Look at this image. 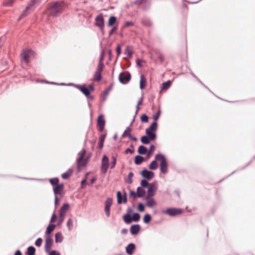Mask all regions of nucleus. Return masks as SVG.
Masks as SVG:
<instances>
[{"mask_svg":"<svg viewBox=\"0 0 255 255\" xmlns=\"http://www.w3.org/2000/svg\"><path fill=\"white\" fill-rule=\"evenodd\" d=\"M64 4L62 2H53L49 4V14L52 16H57L63 10Z\"/></svg>","mask_w":255,"mask_h":255,"instance_id":"f257e3e1","label":"nucleus"},{"mask_svg":"<svg viewBox=\"0 0 255 255\" xmlns=\"http://www.w3.org/2000/svg\"><path fill=\"white\" fill-rule=\"evenodd\" d=\"M86 153V150L83 149L78 153L79 157L76 161L78 170H80L81 167H85L87 164L88 158H84Z\"/></svg>","mask_w":255,"mask_h":255,"instance_id":"f03ea898","label":"nucleus"},{"mask_svg":"<svg viewBox=\"0 0 255 255\" xmlns=\"http://www.w3.org/2000/svg\"><path fill=\"white\" fill-rule=\"evenodd\" d=\"M155 159L157 161H160V167L161 172L165 174L168 171L167 163L165 157L161 154H158L155 155Z\"/></svg>","mask_w":255,"mask_h":255,"instance_id":"7ed1b4c3","label":"nucleus"},{"mask_svg":"<svg viewBox=\"0 0 255 255\" xmlns=\"http://www.w3.org/2000/svg\"><path fill=\"white\" fill-rule=\"evenodd\" d=\"M165 214L170 216H175L182 213V210L179 208H169L163 211Z\"/></svg>","mask_w":255,"mask_h":255,"instance_id":"20e7f679","label":"nucleus"},{"mask_svg":"<svg viewBox=\"0 0 255 255\" xmlns=\"http://www.w3.org/2000/svg\"><path fill=\"white\" fill-rule=\"evenodd\" d=\"M109 166V158L106 155H104L102 159L101 171L103 173H106L107 172Z\"/></svg>","mask_w":255,"mask_h":255,"instance_id":"39448f33","label":"nucleus"},{"mask_svg":"<svg viewBox=\"0 0 255 255\" xmlns=\"http://www.w3.org/2000/svg\"><path fill=\"white\" fill-rule=\"evenodd\" d=\"M130 78V74L128 72L121 73L119 75V80L123 84H126L128 82Z\"/></svg>","mask_w":255,"mask_h":255,"instance_id":"423d86ee","label":"nucleus"},{"mask_svg":"<svg viewBox=\"0 0 255 255\" xmlns=\"http://www.w3.org/2000/svg\"><path fill=\"white\" fill-rule=\"evenodd\" d=\"M95 25L98 26L102 30L104 27V21L102 14L98 15L95 18Z\"/></svg>","mask_w":255,"mask_h":255,"instance_id":"0eeeda50","label":"nucleus"},{"mask_svg":"<svg viewBox=\"0 0 255 255\" xmlns=\"http://www.w3.org/2000/svg\"><path fill=\"white\" fill-rule=\"evenodd\" d=\"M157 190V186L155 183H152L149 185L146 196L153 197Z\"/></svg>","mask_w":255,"mask_h":255,"instance_id":"6e6552de","label":"nucleus"},{"mask_svg":"<svg viewBox=\"0 0 255 255\" xmlns=\"http://www.w3.org/2000/svg\"><path fill=\"white\" fill-rule=\"evenodd\" d=\"M32 51L30 50H23L20 54L21 59L25 62L28 63L29 57L32 55Z\"/></svg>","mask_w":255,"mask_h":255,"instance_id":"1a4fd4ad","label":"nucleus"},{"mask_svg":"<svg viewBox=\"0 0 255 255\" xmlns=\"http://www.w3.org/2000/svg\"><path fill=\"white\" fill-rule=\"evenodd\" d=\"M104 68L101 67H97L96 72L94 75L93 80L96 82H99L101 80L102 75L101 73L103 70Z\"/></svg>","mask_w":255,"mask_h":255,"instance_id":"9d476101","label":"nucleus"},{"mask_svg":"<svg viewBox=\"0 0 255 255\" xmlns=\"http://www.w3.org/2000/svg\"><path fill=\"white\" fill-rule=\"evenodd\" d=\"M113 203V200L111 198H108L105 201V211L107 217H109L110 215V207Z\"/></svg>","mask_w":255,"mask_h":255,"instance_id":"9b49d317","label":"nucleus"},{"mask_svg":"<svg viewBox=\"0 0 255 255\" xmlns=\"http://www.w3.org/2000/svg\"><path fill=\"white\" fill-rule=\"evenodd\" d=\"M77 88H78L87 97L90 98L91 99H93V97L90 96V91L89 89L86 87L85 85L82 86H77Z\"/></svg>","mask_w":255,"mask_h":255,"instance_id":"f8f14e48","label":"nucleus"},{"mask_svg":"<svg viewBox=\"0 0 255 255\" xmlns=\"http://www.w3.org/2000/svg\"><path fill=\"white\" fill-rule=\"evenodd\" d=\"M53 244V240L50 236H47L45 240V250L46 252H50Z\"/></svg>","mask_w":255,"mask_h":255,"instance_id":"ddd939ff","label":"nucleus"},{"mask_svg":"<svg viewBox=\"0 0 255 255\" xmlns=\"http://www.w3.org/2000/svg\"><path fill=\"white\" fill-rule=\"evenodd\" d=\"M145 200L146 201V206L150 208L153 207L156 205V202L153 197L146 196Z\"/></svg>","mask_w":255,"mask_h":255,"instance_id":"4468645a","label":"nucleus"},{"mask_svg":"<svg viewBox=\"0 0 255 255\" xmlns=\"http://www.w3.org/2000/svg\"><path fill=\"white\" fill-rule=\"evenodd\" d=\"M97 124L99 131H103L105 127V121L102 115L99 116L98 117L97 120Z\"/></svg>","mask_w":255,"mask_h":255,"instance_id":"2eb2a0df","label":"nucleus"},{"mask_svg":"<svg viewBox=\"0 0 255 255\" xmlns=\"http://www.w3.org/2000/svg\"><path fill=\"white\" fill-rule=\"evenodd\" d=\"M141 175L143 177L150 180L154 177V173L152 171L144 169L141 171Z\"/></svg>","mask_w":255,"mask_h":255,"instance_id":"dca6fc26","label":"nucleus"},{"mask_svg":"<svg viewBox=\"0 0 255 255\" xmlns=\"http://www.w3.org/2000/svg\"><path fill=\"white\" fill-rule=\"evenodd\" d=\"M69 205L68 204H64L60 209L59 215L65 216L66 212L69 208Z\"/></svg>","mask_w":255,"mask_h":255,"instance_id":"f3484780","label":"nucleus"},{"mask_svg":"<svg viewBox=\"0 0 255 255\" xmlns=\"http://www.w3.org/2000/svg\"><path fill=\"white\" fill-rule=\"evenodd\" d=\"M64 188L63 184H57L53 188L54 193L55 195L60 194Z\"/></svg>","mask_w":255,"mask_h":255,"instance_id":"a211bd4d","label":"nucleus"},{"mask_svg":"<svg viewBox=\"0 0 255 255\" xmlns=\"http://www.w3.org/2000/svg\"><path fill=\"white\" fill-rule=\"evenodd\" d=\"M140 226L139 225H135L131 226L130 232L132 235L137 234L140 231Z\"/></svg>","mask_w":255,"mask_h":255,"instance_id":"6ab92c4d","label":"nucleus"},{"mask_svg":"<svg viewBox=\"0 0 255 255\" xmlns=\"http://www.w3.org/2000/svg\"><path fill=\"white\" fill-rule=\"evenodd\" d=\"M31 8H32V4H28V5L26 6V8L22 12V13L21 14V15L20 16L18 20H20L22 18H23V17L26 16L28 14V12H27L30 9H31Z\"/></svg>","mask_w":255,"mask_h":255,"instance_id":"aec40b11","label":"nucleus"},{"mask_svg":"<svg viewBox=\"0 0 255 255\" xmlns=\"http://www.w3.org/2000/svg\"><path fill=\"white\" fill-rule=\"evenodd\" d=\"M135 245L131 243L129 244L126 248V252L128 254L131 255L133 254V251L135 250Z\"/></svg>","mask_w":255,"mask_h":255,"instance_id":"412c9836","label":"nucleus"},{"mask_svg":"<svg viewBox=\"0 0 255 255\" xmlns=\"http://www.w3.org/2000/svg\"><path fill=\"white\" fill-rule=\"evenodd\" d=\"M146 79L145 76L143 75H140V88L141 89H143L146 86Z\"/></svg>","mask_w":255,"mask_h":255,"instance_id":"4be33fe9","label":"nucleus"},{"mask_svg":"<svg viewBox=\"0 0 255 255\" xmlns=\"http://www.w3.org/2000/svg\"><path fill=\"white\" fill-rule=\"evenodd\" d=\"M157 128V123L156 122H154L151 126L147 128L146 129V130H148L149 131L153 132L156 131Z\"/></svg>","mask_w":255,"mask_h":255,"instance_id":"5701e85b","label":"nucleus"},{"mask_svg":"<svg viewBox=\"0 0 255 255\" xmlns=\"http://www.w3.org/2000/svg\"><path fill=\"white\" fill-rule=\"evenodd\" d=\"M145 191L141 187H138L137 189V196L138 197H143L145 196Z\"/></svg>","mask_w":255,"mask_h":255,"instance_id":"b1692460","label":"nucleus"},{"mask_svg":"<svg viewBox=\"0 0 255 255\" xmlns=\"http://www.w3.org/2000/svg\"><path fill=\"white\" fill-rule=\"evenodd\" d=\"M146 134L147 135V137L151 140H153L155 139L156 135L153 132L149 131L148 130L145 131Z\"/></svg>","mask_w":255,"mask_h":255,"instance_id":"393cba45","label":"nucleus"},{"mask_svg":"<svg viewBox=\"0 0 255 255\" xmlns=\"http://www.w3.org/2000/svg\"><path fill=\"white\" fill-rule=\"evenodd\" d=\"M123 219L127 224H130L132 221V218L129 214L125 215L123 217Z\"/></svg>","mask_w":255,"mask_h":255,"instance_id":"a878e982","label":"nucleus"},{"mask_svg":"<svg viewBox=\"0 0 255 255\" xmlns=\"http://www.w3.org/2000/svg\"><path fill=\"white\" fill-rule=\"evenodd\" d=\"M73 170L69 169L67 172L62 174V177L64 179H67L69 178L72 173Z\"/></svg>","mask_w":255,"mask_h":255,"instance_id":"bb28decb","label":"nucleus"},{"mask_svg":"<svg viewBox=\"0 0 255 255\" xmlns=\"http://www.w3.org/2000/svg\"><path fill=\"white\" fill-rule=\"evenodd\" d=\"M132 53V50L130 48V47L128 46H127L126 49L125 50V54L127 55L128 57V58L131 57Z\"/></svg>","mask_w":255,"mask_h":255,"instance_id":"cd10ccee","label":"nucleus"},{"mask_svg":"<svg viewBox=\"0 0 255 255\" xmlns=\"http://www.w3.org/2000/svg\"><path fill=\"white\" fill-rule=\"evenodd\" d=\"M156 160L152 161L149 165V169L151 170H155L158 167V164L156 162Z\"/></svg>","mask_w":255,"mask_h":255,"instance_id":"c85d7f7f","label":"nucleus"},{"mask_svg":"<svg viewBox=\"0 0 255 255\" xmlns=\"http://www.w3.org/2000/svg\"><path fill=\"white\" fill-rule=\"evenodd\" d=\"M117 20V18L115 16H111L109 19L108 25L109 26H113Z\"/></svg>","mask_w":255,"mask_h":255,"instance_id":"c756f323","label":"nucleus"},{"mask_svg":"<svg viewBox=\"0 0 255 255\" xmlns=\"http://www.w3.org/2000/svg\"><path fill=\"white\" fill-rule=\"evenodd\" d=\"M143 160V158L141 156L137 155L135 157L134 162L137 165L141 164Z\"/></svg>","mask_w":255,"mask_h":255,"instance_id":"7c9ffc66","label":"nucleus"},{"mask_svg":"<svg viewBox=\"0 0 255 255\" xmlns=\"http://www.w3.org/2000/svg\"><path fill=\"white\" fill-rule=\"evenodd\" d=\"M104 58V51H103L101 53V56H100V58L99 59L98 65V67H101L104 68V65L103 63Z\"/></svg>","mask_w":255,"mask_h":255,"instance_id":"2f4dec72","label":"nucleus"},{"mask_svg":"<svg viewBox=\"0 0 255 255\" xmlns=\"http://www.w3.org/2000/svg\"><path fill=\"white\" fill-rule=\"evenodd\" d=\"M63 240V237L60 233H57L55 235V242L61 243Z\"/></svg>","mask_w":255,"mask_h":255,"instance_id":"473e14b6","label":"nucleus"},{"mask_svg":"<svg viewBox=\"0 0 255 255\" xmlns=\"http://www.w3.org/2000/svg\"><path fill=\"white\" fill-rule=\"evenodd\" d=\"M147 151L146 148L143 146L140 145L139 146L138 149V152L140 154H144Z\"/></svg>","mask_w":255,"mask_h":255,"instance_id":"72a5a7b5","label":"nucleus"},{"mask_svg":"<svg viewBox=\"0 0 255 255\" xmlns=\"http://www.w3.org/2000/svg\"><path fill=\"white\" fill-rule=\"evenodd\" d=\"M55 227V225L54 224L49 225L47 228L46 233L47 234H51L54 230Z\"/></svg>","mask_w":255,"mask_h":255,"instance_id":"f704fd0d","label":"nucleus"},{"mask_svg":"<svg viewBox=\"0 0 255 255\" xmlns=\"http://www.w3.org/2000/svg\"><path fill=\"white\" fill-rule=\"evenodd\" d=\"M28 255H34L35 253V249L33 247H29L27 249Z\"/></svg>","mask_w":255,"mask_h":255,"instance_id":"c9c22d12","label":"nucleus"},{"mask_svg":"<svg viewBox=\"0 0 255 255\" xmlns=\"http://www.w3.org/2000/svg\"><path fill=\"white\" fill-rule=\"evenodd\" d=\"M105 138V135H101L100 136V139H99V145H98L99 147L100 148H103V143H104V141Z\"/></svg>","mask_w":255,"mask_h":255,"instance_id":"e433bc0d","label":"nucleus"},{"mask_svg":"<svg viewBox=\"0 0 255 255\" xmlns=\"http://www.w3.org/2000/svg\"><path fill=\"white\" fill-rule=\"evenodd\" d=\"M140 140L143 144H148L151 140L147 136L145 135L142 136Z\"/></svg>","mask_w":255,"mask_h":255,"instance_id":"4c0bfd02","label":"nucleus"},{"mask_svg":"<svg viewBox=\"0 0 255 255\" xmlns=\"http://www.w3.org/2000/svg\"><path fill=\"white\" fill-rule=\"evenodd\" d=\"M171 85V82L170 81H168L165 83L162 84V90H165L169 88Z\"/></svg>","mask_w":255,"mask_h":255,"instance_id":"58836bf2","label":"nucleus"},{"mask_svg":"<svg viewBox=\"0 0 255 255\" xmlns=\"http://www.w3.org/2000/svg\"><path fill=\"white\" fill-rule=\"evenodd\" d=\"M151 220V216L149 214H146L144 215L143 217V222L147 224L150 222Z\"/></svg>","mask_w":255,"mask_h":255,"instance_id":"ea45409f","label":"nucleus"},{"mask_svg":"<svg viewBox=\"0 0 255 255\" xmlns=\"http://www.w3.org/2000/svg\"><path fill=\"white\" fill-rule=\"evenodd\" d=\"M50 182L52 185L56 186L59 184V179L57 178H54L50 179Z\"/></svg>","mask_w":255,"mask_h":255,"instance_id":"a19ab883","label":"nucleus"},{"mask_svg":"<svg viewBox=\"0 0 255 255\" xmlns=\"http://www.w3.org/2000/svg\"><path fill=\"white\" fill-rule=\"evenodd\" d=\"M132 218V221L134 222H137L140 219V215L138 213H134Z\"/></svg>","mask_w":255,"mask_h":255,"instance_id":"79ce46f5","label":"nucleus"},{"mask_svg":"<svg viewBox=\"0 0 255 255\" xmlns=\"http://www.w3.org/2000/svg\"><path fill=\"white\" fill-rule=\"evenodd\" d=\"M140 120L142 122L146 123L148 122V118L146 115L143 114L140 117Z\"/></svg>","mask_w":255,"mask_h":255,"instance_id":"37998d69","label":"nucleus"},{"mask_svg":"<svg viewBox=\"0 0 255 255\" xmlns=\"http://www.w3.org/2000/svg\"><path fill=\"white\" fill-rule=\"evenodd\" d=\"M133 176V173L132 172H129L128 174L127 182L128 184H131L132 183V178Z\"/></svg>","mask_w":255,"mask_h":255,"instance_id":"c03bdc74","label":"nucleus"},{"mask_svg":"<svg viewBox=\"0 0 255 255\" xmlns=\"http://www.w3.org/2000/svg\"><path fill=\"white\" fill-rule=\"evenodd\" d=\"M41 0H30L29 4H32V7L33 5H37L40 3Z\"/></svg>","mask_w":255,"mask_h":255,"instance_id":"a18cd8bd","label":"nucleus"},{"mask_svg":"<svg viewBox=\"0 0 255 255\" xmlns=\"http://www.w3.org/2000/svg\"><path fill=\"white\" fill-rule=\"evenodd\" d=\"M117 201L119 204H121L122 202V195L120 191L117 192Z\"/></svg>","mask_w":255,"mask_h":255,"instance_id":"49530a36","label":"nucleus"},{"mask_svg":"<svg viewBox=\"0 0 255 255\" xmlns=\"http://www.w3.org/2000/svg\"><path fill=\"white\" fill-rule=\"evenodd\" d=\"M14 0H7L3 2V5L5 6H11Z\"/></svg>","mask_w":255,"mask_h":255,"instance_id":"de8ad7c7","label":"nucleus"},{"mask_svg":"<svg viewBox=\"0 0 255 255\" xmlns=\"http://www.w3.org/2000/svg\"><path fill=\"white\" fill-rule=\"evenodd\" d=\"M116 161H117L116 157L114 156H112V157L111 166V168H113L115 167L116 164Z\"/></svg>","mask_w":255,"mask_h":255,"instance_id":"09e8293b","label":"nucleus"},{"mask_svg":"<svg viewBox=\"0 0 255 255\" xmlns=\"http://www.w3.org/2000/svg\"><path fill=\"white\" fill-rule=\"evenodd\" d=\"M67 226L69 230H71L73 228V221L71 219H69L67 222Z\"/></svg>","mask_w":255,"mask_h":255,"instance_id":"8fccbe9b","label":"nucleus"},{"mask_svg":"<svg viewBox=\"0 0 255 255\" xmlns=\"http://www.w3.org/2000/svg\"><path fill=\"white\" fill-rule=\"evenodd\" d=\"M138 210L140 212H142L144 211V205L140 203L138 204Z\"/></svg>","mask_w":255,"mask_h":255,"instance_id":"3c124183","label":"nucleus"},{"mask_svg":"<svg viewBox=\"0 0 255 255\" xmlns=\"http://www.w3.org/2000/svg\"><path fill=\"white\" fill-rule=\"evenodd\" d=\"M42 243V240L41 238H39L36 240V241L35 243V245L37 247H40Z\"/></svg>","mask_w":255,"mask_h":255,"instance_id":"603ef678","label":"nucleus"},{"mask_svg":"<svg viewBox=\"0 0 255 255\" xmlns=\"http://www.w3.org/2000/svg\"><path fill=\"white\" fill-rule=\"evenodd\" d=\"M149 185L148 182L146 180H142L141 181V185L143 187H146Z\"/></svg>","mask_w":255,"mask_h":255,"instance_id":"864d4df0","label":"nucleus"},{"mask_svg":"<svg viewBox=\"0 0 255 255\" xmlns=\"http://www.w3.org/2000/svg\"><path fill=\"white\" fill-rule=\"evenodd\" d=\"M131 129L129 128H128L124 132L123 134V137L128 136V133H130Z\"/></svg>","mask_w":255,"mask_h":255,"instance_id":"5fc2aeb1","label":"nucleus"},{"mask_svg":"<svg viewBox=\"0 0 255 255\" xmlns=\"http://www.w3.org/2000/svg\"><path fill=\"white\" fill-rule=\"evenodd\" d=\"M57 219V216L55 215V214L53 213L51 219H50V223H54Z\"/></svg>","mask_w":255,"mask_h":255,"instance_id":"6e6d98bb","label":"nucleus"},{"mask_svg":"<svg viewBox=\"0 0 255 255\" xmlns=\"http://www.w3.org/2000/svg\"><path fill=\"white\" fill-rule=\"evenodd\" d=\"M116 51H117L118 56H120V55L121 53V46L120 45H118L117 48H116Z\"/></svg>","mask_w":255,"mask_h":255,"instance_id":"4d7b16f0","label":"nucleus"},{"mask_svg":"<svg viewBox=\"0 0 255 255\" xmlns=\"http://www.w3.org/2000/svg\"><path fill=\"white\" fill-rule=\"evenodd\" d=\"M160 112V111H158L156 114H155L153 116V118L154 120V122H156L157 121L159 117Z\"/></svg>","mask_w":255,"mask_h":255,"instance_id":"13d9d810","label":"nucleus"},{"mask_svg":"<svg viewBox=\"0 0 255 255\" xmlns=\"http://www.w3.org/2000/svg\"><path fill=\"white\" fill-rule=\"evenodd\" d=\"M129 196L132 197L133 198H135L136 197H137V193L133 191H130L129 192Z\"/></svg>","mask_w":255,"mask_h":255,"instance_id":"bf43d9fd","label":"nucleus"},{"mask_svg":"<svg viewBox=\"0 0 255 255\" xmlns=\"http://www.w3.org/2000/svg\"><path fill=\"white\" fill-rule=\"evenodd\" d=\"M158 58L160 60V61L161 62H163L164 61V56L161 53H158Z\"/></svg>","mask_w":255,"mask_h":255,"instance_id":"052dcab7","label":"nucleus"},{"mask_svg":"<svg viewBox=\"0 0 255 255\" xmlns=\"http://www.w3.org/2000/svg\"><path fill=\"white\" fill-rule=\"evenodd\" d=\"M155 149V146L153 145H151L150 147V149L148 151L149 155L151 154V153L154 151Z\"/></svg>","mask_w":255,"mask_h":255,"instance_id":"680f3d73","label":"nucleus"},{"mask_svg":"<svg viewBox=\"0 0 255 255\" xmlns=\"http://www.w3.org/2000/svg\"><path fill=\"white\" fill-rule=\"evenodd\" d=\"M133 25V23L131 21H126L125 24V26L126 27H128L130 26H132Z\"/></svg>","mask_w":255,"mask_h":255,"instance_id":"e2e57ef3","label":"nucleus"},{"mask_svg":"<svg viewBox=\"0 0 255 255\" xmlns=\"http://www.w3.org/2000/svg\"><path fill=\"white\" fill-rule=\"evenodd\" d=\"M64 218H65V216L59 215V224H61L63 222Z\"/></svg>","mask_w":255,"mask_h":255,"instance_id":"0e129e2a","label":"nucleus"},{"mask_svg":"<svg viewBox=\"0 0 255 255\" xmlns=\"http://www.w3.org/2000/svg\"><path fill=\"white\" fill-rule=\"evenodd\" d=\"M142 62V61L141 60L137 59L136 60V64H137V65L139 66V67H142V65L141 64Z\"/></svg>","mask_w":255,"mask_h":255,"instance_id":"69168bd1","label":"nucleus"},{"mask_svg":"<svg viewBox=\"0 0 255 255\" xmlns=\"http://www.w3.org/2000/svg\"><path fill=\"white\" fill-rule=\"evenodd\" d=\"M134 150H131L129 148H127L126 151H125V153L126 154H128V153H132L133 152Z\"/></svg>","mask_w":255,"mask_h":255,"instance_id":"338daca9","label":"nucleus"},{"mask_svg":"<svg viewBox=\"0 0 255 255\" xmlns=\"http://www.w3.org/2000/svg\"><path fill=\"white\" fill-rule=\"evenodd\" d=\"M49 255H60V254L55 251H53L50 253Z\"/></svg>","mask_w":255,"mask_h":255,"instance_id":"774afa93","label":"nucleus"}]
</instances>
